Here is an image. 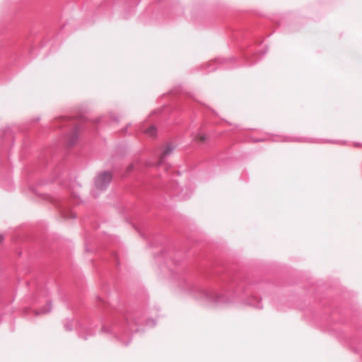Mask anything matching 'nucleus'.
I'll list each match as a JSON object with an SVG mask.
<instances>
[{"label": "nucleus", "mask_w": 362, "mask_h": 362, "mask_svg": "<svg viewBox=\"0 0 362 362\" xmlns=\"http://www.w3.org/2000/svg\"><path fill=\"white\" fill-rule=\"evenodd\" d=\"M157 129L154 126H151L146 129L145 133L150 136H154L156 134Z\"/></svg>", "instance_id": "nucleus-2"}, {"label": "nucleus", "mask_w": 362, "mask_h": 362, "mask_svg": "<svg viewBox=\"0 0 362 362\" xmlns=\"http://www.w3.org/2000/svg\"><path fill=\"white\" fill-rule=\"evenodd\" d=\"M194 140L199 143H204L206 140L205 135L198 134L195 136Z\"/></svg>", "instance_id": "nucleus-4"}, {"label": "nucleus", "mask_w": 362, "mask_h": 362, "mask_svg": "<svg viewBox=\"0 0 362 362\" xmlns=\"http://www.w3.org/2000/svg\"><path fill=\"white\" fill-rule=\"evenodd\" d=\"M134 164L132 163V164L129 165V166L127 168V170L128 172H130L134 169Z\"/></svg>", "instance_id": "nucleus-5"}, {"label": "nucleus", "mask_w": 362, "mask_h": 362, "mask_svg": "<svg viewBox=\"0 0 362 362\" xmlns=\"http://www.w3.org/2000/svg\"><path fill=\"white\" fill-rule=\"evenodd\" d=\"M173 148L172 146H167L163 152L162 153V155H161V158H163L164 157H165L167 155H168L169 153H170L172 151H173Z\"/></svg>", "instance_id": "nucleus-3"}, {"label": "nucleus", "mask_w": 362, "mask_h": 362, "mask_svg": "<svg viewBox=\"0 0 362 362\" xmlns=\"http://www.w3.org/2000/svg\"><path fill=\"white\" fill-rule=\"evenodd\" d=\"M112 179V175L110 173H103L100 174L96 180V185L98 187H103L106 184L109 183Z\"/></svg>", "instance_id": "nucleus-1"}]
</instances>
